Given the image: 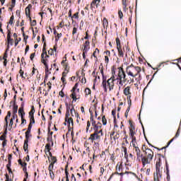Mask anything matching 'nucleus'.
Wrapping results in <instances>:
<instances>
[{
	"mask_svg": "<svg viewBox=\"0 0 181 181\" xmlns=\"http://www.w3.org/2000/svg\"><path fill=\"white\" fill-rule=\"evenodd\" d=\"M112 76L107 81V76L104 75L102 76L103 77L102 86L103 87L105 93H107V84L109 87L110 91H111L112 90H114V81H115V79H114L115 78V76H114V75L115 74V71H114V69H112Z\"/></svg>",
	"mask_w": 181,
	"mask_h": 181,
	"instance_id": "f257e3e1",
	"label": "nucleus"
},
{
	"mask_svg": "<svg viewBox=\"0 0 181 181\" xmlns=\"http://www.w3.org/2000/svg\"><path fill=\"white\" fill-rule=\"evenodd\" d=\"M146 151H145V153L146 154L148 153L147 158L142 157V158H141V162H142L144 168L145 165L151 163V160H152V159H153V151H152L151 150V148H146Z\"/></svg>",
	"mask_w": 181,
	"mask_h": 181,
	"instance_id": "f03ea898",
	"label": "nucleus"
},
{
	"mask_svg": "<svg viewBox=\"0 0 181 181\" xmlns=\"http://www.w3.org/2000/svg\"><path fill=\"white\" fill-rule=\"evenodd\" d=\"M70 117V112L66 111V115H65V122H67L68 125H74V123L73 122V118L69 117Z\"/></svg>",
	"mask_w": 181,
	"mask_h": 181,
	"instance_id": "7ed1b4c3",
	"label": "nucleus"
},
{
	"mask_svg": "<svg viewBox=\"0 0 181 181\" xmlns=\"http://www.w3.org/2000/svg\"><path fill=\"white\" fill-rule=\"evenodd\" d=\"M45 54H46L45 52H42L41 54V62L44 64V66H45L46 71L49 70V65L47 64V59H45Z\"/></svg>",
	"mask_w": 181,
	"mask_h": 181,
	"instance_id": "20e7f679",
	"label": "nucleus"
},
{
	"mask_svg": "<svg viewBox=\"0 0 181 181\" xmlns=\"http://www.w3.org/2000/svg\"><path fill=\"white\" fill-rule=\"evenodd\" d=\"M90 139H92V141H97V139H100V136H98V132H95L94 134H90Z\"/></svg>",
	"mask_w": 181,
	"mask_h": 181,
	"instance_id": "39448f33",
	"label": "nucleus"
},
{
	"mask_svg": "<svg viewBox=\"0 0 181 181\" xmlns=\"http://www.w3.org/2000/svg\"><path fill=\"white\" fill-rule=\"evenodd\" d=\"M89 49H90V41H86L84 43L83 52L85 53H87V52H88Z\"/></svg>",
	"mask_w": 181,
	"mask_h": 181,
	"instance_id": "423d86ee",
	"label": "nucleus"
},
{
	"mask_svg": "<svg viewBox=\"0 0 181 181\" xmlns=\"http://www.w3.org/2000/svg\"><path fill=\"white\" fill-rule=\"evenodd\" d=\"M119 80H122V78H125L127 77V75L125 74V72L123 70H119Z\"/></svg>",
	"mask_w": 181,
	"mask_h": 181,
	"instance_id": "0eeeda50",
	"label": "nucleus"
},
{
	"mask_svg": "<svg viewBox=\"0 0 181 181\" xmlns=\"http://www.w3.org/2000/svg\"><path fill=\"white\" fill-rule=\"evenodd\" d=\"M102 127H103V124H101V122H98L96 123V125L93 127V129L95 132H97V131H98V129H101Z\"/></svg>",
	"mask_w": 181,
	"mask_h": 181,
	"instance_id": "6e6552de",
	"label": "nucleus"
},
{
	"mask_svg": "<svg viewBox=\"0 0 181 181\" xmlns=\"http://www.w3.org/2000/svg\"><path fill=\"white\" fill-rule=\"evenodd\" d=\"M136 153L137 155V158L139 159V158H144V155L141 154V150L139 149V147H136Z\"/></svg>",
	"mask_w": 181,
	"mask_h": 181,
	"instance_id": "1a4fd4ad",
	"label": "nucleus"
},
{
	"mask_svg": "<svg viewBox=\"0 0 181 181\" xmlns=\"http://www.w3.org/2000/svg\"><path fill=\"white\" fill-rule=\"evenodd\" d=\"M11 115H12V113L11 112H8L6 117H5V121H6V128H8V119L11 118Z\"/></svg>",
	"mask_w": 181,
	"mask_h": 181,
	"instance_id": "9d476101",
	"label": "nucleus"
},
{
	"mask_svg": "<svg viewBox=\"0 0 181 181\" xmlns=\"http://www.w3.org/2000/svg\"><path fill=\"white\" fill-rule=\"evenodd\" d=\"M11 166H12V161L8 160V164L6 165V168L9 173H12V169L11 168Z\"/></svg>",
	"mask_w": 181,
	"mask_h": 181,
	"instance_id": "9b49d317",
	"label": "nucleus"
},
{
	"mask_svg": "<svg viewBox=\"0 0 181 181\" xmlns=\"http://www.w3.org/2000/svg\"><path fill=\"white\" fill-rule=\"evenodd\" d=\"M18 113V105H16V103L13 102V114H17Z\"/></svg>",
	"mask_w": 181,
	"mask_h": 181,
	"instance_id": "f8f14e48",
	"label": "nucleus"
},
{
	"mask_svg": "<svg viewBox=\"0 0 181 181\" xmlns=\"http://www.w3.org/2000/svg\"><path fill=\"white\" fill-rule=\"evenodd\" d=\"M54 163H56V160L54 161H52L49 167H48V170H49V172H53V168H54Z\"/></svg>",
	"mask_w": 181,
	"mask_h": 181,
	"instance_id": "ddd939ff",
	"label": "nucleus"
},
{
	"mask_svg": "<svg viewBox=\"0 0 181 181\" xmlns=\"http://www.w3.org/2000/svg\"><path fill=\"white\" fill-rule=\"evenodd\" d=\"M29 141H24V145H23V150L25 152H27L28 151V147L29 146Z\"/></svg>",
	"mask_w": 181,
	"mask_h": 181,
	"instance_id": "4468645a",
	"label": "nucleus"
},
{
	"mask_svg": "<svg viewBox=\"0 0 181 181\" xmlns=\"http://www.w3.org/2000/svg\"><path fill=\"white\" fill-rule=\"evenodd\" d=\"M7 45H10V46H13V39L10 37H7Z\"/></svg>",
	"mask_w": 181,
	"mask_h": 181,
	"instance_id": "2eb2a0df",
	"label": "nucleus"
},
{
	"mask_svg": "<svg viewBox=\"0 0 181 181\" xmlns=\"http://www.w3.org/2000/svg\"><path fill=\"white\" fill-rule=\"evenodd\" d=\"M30 8H32V4H28L25 8V15L28 16V13H30Z\"/></svg>",
	"mask_w": 181,
	"mask_h": 181,
	"instance_id": "dca6fc26",
	"label": "nucleus"
},
{
	"mask_svg": "<svg viewBox=\"0 0 181 181\" xmlns=\"http://www.w3.org/2000/svg\"><path fill=\"white\" fill-rule=\"evenodd\" d=\"M129 88H130L129 86H127L124 89V95H129V94H131V93L129 92Z\"/></svg>",
	"mask_w": 181,
	"mask_h": 181,
	"instance_id": "f3484780",
	"label": "nucleus"
},
{
	"mask_svg": "<svg viewBox=\"0 0 181 181\" xmlns=\"http://www.w3.org/2000/svg\"><path fill=\"white\" fill-rule=\"evenodd\" d=\"M47 73H49V69L46 71V68H45V76L44 80L45 86H46V81H47V78H49V74Z\"/></svg>",
	"mask_w": 181,
	"mask_h": 181,
	"instance_id": "a211bd4d",
	"label": "nucleus"
},
{
	"mask_svg": "<svg viewBox=\"0 0 181 181\" xmlns=\"http://www.w3.org/2000/svg\"><path fill=\"white\" fill-rule=\"evenodd\" d=\"M116 45H117V49L121 48V41L119 40V37L116 38Z\"/></svg>",
	"mask_w": 181,
	"mask_h": 181,
	"instance_id": "6ab92c4d",
	"label": "nucleus"
},
{
	"mask_svg": "<svg viewBox=\"0 0 181 181\" xmlns=\"http://www.w3.org/2000/svg\"><path fill=\"white\" fill-rule=\"evenodd\" d=\"M30 117H34L35 115V106H32L31 110L29 112Z\"/></svg>",
	"mask_w": 181,
	"mask_h": 181,
	"instance_id": "aec40b11",
	"label": "nucleus"
},
{
	"mask_svg": "<svg viewBox=\"0 0 181 181\" xmlns=\"http://www.w3.org/2000/svg\"><path fill=\"white\" fill-rule=\"evenodd\" d=\"M162 165V161L160 158H159L158 161L156 162V169H160V165Z\"/></svg>",
	"mask_w": 181,
	"mask_h": 181,
	"instance_id": "412c9836",
	"label": "nucleus"
},
{
	"mask_svg": "<svg viewBox=\"0 0 181 181\" xmlns=\"http://www.w3.org/2000/svg\"><path fill=\"white\" fill-rule=\"evenodd\" d=\"M117 50L119 57H124V52H122V48H117Z\"/></svg>",
	"mask_w": 181,
	"mask_h": 181,
	"instance_id": "4be33fe9",
	"label": "nucleus"
},
{
	"mask_svg": "<svg viewBox=\"0 0 181 181\" xmlns=\"http://www.w3.org/2000/svg\"><path fill=\"white\" fill-rule=\"evenodd\" d=\"M65 105L66 107V111L70 112V110H71V107H73V105L65 103Z\"/></svg>",
	"mask_w": 181,
	"mask_h": 181,
	"instance_id": "5701e85b",
	"label": "nucleus"
},
{
	"mask_svg": "<svg viewBox=\"0 0 181 181\" xmlns=\"http://www.w3.org/2000/svg\"><path fill=\"white\" fill-rule=\"evenodd\" d=\"M21 124H26V120L24 119L25 118V113H22L21 115Z\"/></svg>",
	"mask_w": 181,
	"mask_h": 181,
	"instance_id": "b1692460",
	"label": "nucleus"
},
{
	"mask_svg": "<svg viewBox=\"0 0 181 181\" xmlns=\"http://www.w3.org/2000/svg\"><path fill=\"white\" fill-rule=\"evenodd\" d=\"M30 131H32V122H30L28 124V129L25 132H27V134H30Z\"/></svg>",
	"mask_w": 181,
	"mask_h": 181,
	"instance_id": "393cba45",
	"label": "nucleus"
},
{
	"mask_svg": "<svg viewBox=\"0 0 181 181\" xmlns=\"http://www.w3.org/2000/svg\"><path fill=\"white\" fill-rule=\"evenodd\" d=\"M18 163H19V165H21V166H22V168L23 166H28V163H26L25 162H22V160H21V159L18 160Z\"/></svg>",
	"mask_w": 181,
	"mask_h": 181,
	"instance_id": "a878e982",
	"label": "nucleus"
},
{
	"mask_svg": "<svg viewBox=\"0 0 181 181\" xmlns=\"http://www.w3.org/2000/svg\"><path fill=\"white\" fill-rule=\"evenodd\" d=\"M32 136V134L30 133L25 132V140L27 142H29V138Z\"/></svg>",
	"mask_w": 181,
	"mask_h": 181,
	"instance_id": "bb28decb",
	"label": "nucleus"
},
{
	"mask_svg": "<svg viewBox=\"0 0 181 181\" xmlns=\"http://www.w3.org/2000/svg\"><path fill=\"white\" fill-rule=\"evenodd\" d=\"M131 105H132V102L131 100H129V106L126 110L127 114L129 112V110H131Z\"/></svg>",
	"mask_w": 181,
	"mask_h": 181,
	"instance_id": "cd10ccee",
	"label": "nucleus"
},
{
	"mask_svg": "<svg viewBox=\"0 0 181 181\" xmlns=\"http://www.w3.org/2000/svg\"><path fill=\"white\" fill-rule=\"evenodd\" d=\"M9 28V25H7V37L10 38L12 37L11 30L8 29Z\"/></svg>",
	"mask_w": 181,
	"mask_h": 181,
	"instance_id": "c85d7f7f",
	"label": "nucleus"
},
{
	"mask_svg": "<svg viewBox=\"0 0 181 181\" xmlns=\"http://www.w3.org/2000/svg\"><path fill=\"white\" fill-rule=\"evenodd\" d=\"M153 180L154 181H159V177H160L158 175H157L156 173L153 174Z\"/></svg>",
	"mask_w": 181,
	"mask_h": 181,
	"instance_id": "c756f323",
	"label": "nucleus"
},
{
	"mask_svg": "<svg viewBox=\"0 0 181 181\" xmlns=\"http://www.w3.org/2000/svg\"><path fill=\"white\" fill-rule=\"evenodd\" d=\"M6 57H8V54H6V52L4 54V66H6V63H7V61H6Z\"/></svg>",
	"mask_w": 181,
	"mask_h": 181,
	"instance_id": "7c9ffc66",
	"label": "nucleus"
},
{
	"mask_svg": "<svg viewBox=\"0 0 181 181\" xmlns=\"http://www.w3.org/2000/svg\"><path fill=\"white\" fill-rule=\"evenodd\" d=\"M102 122L103 125H107V119L105 118V116H103Z\"/></svg>",
	"mask_w": 181,
	"mask_h": 181,
	"instance_id": "2f4dec72",
	"label": "nucleus"
},
{
	"mask_svg": "<svg viewBox=\"0 0 181 181\" xmlns=\"http://www.w3.org/2000/svg\"><path fill=\"white\" fill-rule=\"evenodd\" d=\"M129 131H130V136H131V138H134V137H135V132L134 131V129H129Z\"/></svg>",
	"mask_w": 181,
	"mask_h": 181,
	"instance_id": "473e14b6",
	"label": "nucleus"
},
{
	"mask_svg": "<svg viewBox=\"0 0 181 181\" xmlns=\"http://www.w3.org/2000/svg\"><path fill=\"white\" fill-rule=\"evenodd\" d=\"M71 114L72 117H74V114H76V110L74 109V107H72V108L70 110Z\"/></svg>",
	"mask_w": 181,
	"mask_h": 181,
	"instance_id": "72a5a7b5",
	"label": "nucleus"
},
{
	"mask_svg": "<svg viewBox=\"0 0 181 181\" xmlns=\"http://www.w3.org/2000/svg\"><path fill=\"white\" fill-rule=\"evenodd\" d=\"M156 175H158L160 177H162V174L160 173V168H156Z\"/></svg>",
	"mask_w": 181,
	"mask_h": 181,
	"instance_id": "f704fd0d",
	"label": "nucleus"
},
{
	"mask_svg": "<svg viewBox=\"0 0 181 181\" xmlns=\"http://www.w3.org/2000/svg\"><path fill=\"white\" fill-rule=\"evenodd\" d=\"M85 93H86V95H88L91 94V90H90V88H87L85 89Z\"/></svg>",
	"mask_w": 181,
	"mask_h": 181,
	"instance_id": "c9c22d12",
	"label": "nucleus"
},
{
	"mask_svg": "<svg viewBox=\"0 0 181 181\" xmlns=\"http://www.w3.org/2000/svg\"><path fill=\"white\" fill-rule=\"evenodd\" d=\"M127 74L128 76H131L132 77H136V76H138V74L136 75H134V74L131 71H127Z\"/></svg>",
	"mask_w": 181,
	"mask_h": 181,
	"instance_id": "e433bc0d",
	"label": "nucleus"
},
{
	"mask_svg": "<svg viewBox=\"0 0 181 181\" xmlns=\"http://www.w3.org/2000/svg\"><path fill=\"white\" fill-rule=\"evenodd\" d=\"M21 114H25V112L23 111V107H20L18 110V115H20V117Z\"/></svg>",
	"mask_w": 181,
	"mask_h": 181,
	"instance_id": "4c0bfd02",
	"label": "nucleus"
},
{
	"mask_svg": "<svg viewBox=\"0 0 181 181\" xmlns=\"http://www.w3.org/2000/svg\"><path fill=\"white\" fill-rule=\"evenodd\" d=\"M15 19V17L13 16H11L10 18V21L8 22L9 25H12L13 23V20Z\"/></svg>",
	"mask_w": 181,
	"mask_h": 181,
	"instance_id": "58836bf2",
	"label": "nucleus"
},
{
	"mask_svg": "<svg viewBox=\"0 0 181 181\" xmlns=\"http://www.w3.org/2000/svg\"><path fill=\"white\" fill-rule=\"evenodd\" d=\"M47 142L51 141L52 142V146H53L54 143H53V141L52 140V136H48L47 138Z\"/></svg>",
	"mask_w": 181,
	"mask_h": 181,
	"instance_id": "ea45409f",
	"label": "nucleus"
},
{
	"mask_svg": "<svg viewBox=\"0 0 181 181\" xmlns=\"http://www.w3.org/2000/svg\"><path fill=\"white\" fill-rule=\"evenodd\" d=\"M119 175V173L116 172V173H112V174L110 175V178L108 179L107 181H110L111 179H112V177H114V175Z\"/></svg>",
	"mask_w": 181,
	"mask_h": 181,
	"instance_id": "a19ab883",
	"label": "nucleus"
},
{
	"mask_svg": "<svg viewBox=\"0 0 181 181\" xmlns=\"http://www.w3.org/2000/svg\"><path fill=\"white\" fill-rule=\"evenodd\" d=\"M45 149L47 150V152L50 151V144L49 143L46 144Z\"/></svg>",
	"mask_w": 181,
	"mask_h": 181,
	"instance_id": "79ce46f5",
	"label": "nucleus"
},
{
	"mask_svg": "<svg viewBox=\"0 0 181 181\" xmlns=\"http://www.w3.org/2000/svg\"><path fill=\"white\" fill-rule=\"evenodd\" d=\"M42 53H45L46 54V53H47V52L46 51V42H44V45H43V48H42Z\"/></svg>",
	"mask_w": 181,
	"mask_h": 181,
	"instance_id": "37998d69",
	"label": "nucleus"
},
{
	"mask_svg": "<svg viewBox=\"0 0 181 181\" xmlns=\"http://www.w3.org/2000/svg\"><path fill=\"white\" fill-rule=\"evenodd\" d=\"M30 122H31V124H35V116L30 117Z\"/></svg>",
	"mask_w": 181,
	"mask_h": 181,
	"instance_id": "c03bdc74",
	"label": "nucleus"
},
{
	"mask_svg": "<svg viewBox=\"0 0 181 181\" xmlns=\"http://www.w3.org/2000/svg\"><path fill=\"white\" fill-rule=\"evenodd\" d=\"M180 135V129H178L175 136H174V138L176 139V138H178V136Z\"/></svg>",
	"mask_w": 181,
	"mask_h": 181,
	"instance_id": "a18cd8bd",
	"label": "nucleus"
},
{
	"mask_svg": "<svg viewBox=\"0 0 181 181\" xmlns=\"http://www.w3.org/2000/svg\"><path fill=\"white\" fill-rule=\"evenodd\" d=\"M77 87H78V83H76L71 91H76L77 90Z\"/></svg>",
	"mask_w": 181,
	"mask_h": 181,
	"instance_id": "49530a36",
	"label": "nucleus"
},
{
	"mask_svg": "<svg viewBox=\"0 0 181 181\" xmlns=\"http://www.w3.org/2000/svg\"><path fill=\"white\" fill-rule=\"evenodd\" d=\"M100 0H94L93 1H92V3H91V6H93V5H95L96 4H97V2H98V4H100Z\"/></svg>",
	"mask_w": 181,
	"mask_h": 181,
	"instance_id": "de8ad7c7",
	"label": "nucleus"
},
{
	"mask_svg": "<svg viewBox=\"0 0 181 181\" xmlns=\"http://www.w3.org/2000/svg\"><path fill=\"white\" fill-rule=\"evenodd\" d=\"M0 141H6V136H5V135H1V136H0Z\"/></svg>",
	"mask_w": 181,
	"mask_h": 181,
	"instance_id": "09e8293b",
	"label": "nucleus"
},
{
	"mask_svg": "<svg viewBox=\"0 0 181 181\" xmlns=\"http://www.w3.org/2000/svg\"><path fill=\"white\" fill-rule=\"evenodd\" d=\"M118 15H119V18L120 19H122V18L124 17V14L122 13V11H119Z\"/></svg>",
	"mask_w": 181,
	"mask_h": 181,
	"instance_id": "8fccbe9b",
	"label": "nucleus"
},
{
	"mask_svg": "<svg viewBox=\"0 0 181 181\" xmlns=\"http://www.w3.org/2000/svg\"><path fill=\"white\" fill-rule=\"evenodd\" d=\"M49 175L51 179H54V173L53 171H49Z\"/></svg>",
	"mask_w": 181,
	"mask_h": 181,
	"instance_id": "3c124183",
	"label": "nucleus"
},
{
	"mask_svg": "<svg viewBox=\"0 0 181 181\" xmlns=\"http://www.w3.org/2000/svg\"><path fill=\"white\" fill-rule=\"evenodd\" d=\"M16 4V0H11V6H12V8H15Z\"/></svg>",
	"mask_w": 181,
	"mask_h": 181,
	"instance_id": "603ef678",
	"label": "nucleus"
},
{
	"mask_svg": "<svg viewBox=\"0 0 181 181\" xmlns=\"http://www.w3.org/2000/svg\"><path fill=\"white\" fill-rule=\"evenodd\" d=\"M23 36L24 40L25 41L28 40V39H29V36L25 35V33H23Z\"/></svg>",
	"mask_w": 181,
	"mask_h": 181,
	"instance_id": "864d4df0",
	"label": "nucleus"
},
{
	"mask_svg": "<svg viewBox=\"0 0 181 181\" xmlns=\"http://www.w3.org/2000/svg\"><path fill=\"white\" fill-rule=\"evenodd\" d=\"M91 124H90V121L87 122V126H86V131H88V129H90Z\"/></svg>",
	"mask_w": 181,
	"mask_h": 181,
	"instance_id": "5fc2aeb1",
	"label": "nucleus"
},
{
	"mask_svg": "<svg viewBox=\"0 0 181 181\" xmlns=\"http://www.w3.org/2000/svg\"><path fill=\"white\" fill-rule=\"evenodd\" d=\"M31 26H36V20H33L30 22Z\"/></svg>",
	"mask_w": 181,
	"mask_h": 181,
	"instance_id": "6e6d98bb",
	"label": "nucleus"
},
{
	"mask_svg": "<svg viewBox=\"0 0 181 181\" xmlns=\"http://www.w3.org/2000/svg\"><path fill=\"white\" fill-rule=\"evenodd\" d=\"M72 18H74L75 19H78V12H77L75 14H74Z\"/></svg>",
	"mask_w": 181,
	"mask_h": 181,
	"instance_id": "4d7b16f0",
	"label": "nucleus"
},
{
	"mask_svg": "<svg viewBox=\"0 0 181 181\" xmlns=\"http://www.w3.org/2000/svg\"><path fill=\"white\" fill-rule=\"evenodd\" d=\"M71 94L70 95V97H77V95H76V91H71Z\"/></svg>",
	"mask_w": 181,
	"mask_h": 181,
	"instance_id": "13d9d810",
	"label": "nucleus"
},
{
	"mask_svg": "<svg viewBox=\"0 0 181 181\" xmlns=\"http://www.w3.org/2000/svg\"><path fill=\"white\" fill-rule=\"evenodd\" d=\"M132 144H136V137H132Z\"/></svg>",
	"mask_w": 181,
	"mask_h": 181,
	"instance_id": "bf43d9fd",
	"label": "nucleus"
},
{
	"mask_svg": "<svg viewBox=\"0 0 181 181\" xmlns=\"http://www.w3.org/2000/svg\"><path fill=\"white\" fill-rule=\"evenodd\" d=\"M76 33H77V28L74 27L73 28L72 35H76Z\"/></svg>",
	"mask_w": 181,
	"mask_h": 181,
	"instance_id": "052dcab7",
	"label": "nucleus"
},
{
	"mask_svg": "<svg viewBox=\"0 0 181 181\" xmlns=\"http://www.w3.org/2000/svg\"><path fill=\"white\" fill-rule=\"evenodd\" d=\"M30 60L33 62V59H35V53H32L30 56Z\"/></svg>",
	"mask_w": 181,
	"mask_h": 181,
	"instance_id": "680f3d73",
	"label": "nucleus"
},
{
	"mask_svg": "<svg viewBox=\"0 0 181 181\" xmlns=\"http://www.w3.org/2000/svg\"><path fill=\"white\" fill-rule=\"evenodd\" d=\"M167 175V180L170 181V175L169 174V172L166 173Z\"/></svg>",
	"mask_w": 181,
	"mask_h": 181,
	"instance_id": "e2e57ef3",
	"label": "nucleus"
},
{
	"mask_svg": "<svg viewBox=\"0 0 181 181\" xmlns=\"http://www.w3.org/2000/svg\"><path fill=\"white\" fill-rule=\"evenodd\" d=\"M117 114V110H112V115L115 118V115Z\"/></svg>",
	"mask_w": 181,
	"mask_h": 181,
	"instance_id": "0e129e2a",
	"label": "nucleus"
},
{
	"mask_svg": "<svg viewBox=\"0 0 181 181\" xmlns=\"http://www.w3.org/2000/svg\"><path fill=\"white\" fill-rule=\"evenodd\" d=\"M6 181H12L11 179H9V175L8 174H6Z\"/></svg>",
	"mask_w": 181,
	"mask_h": 181,
	"instance_id": "69168bd1",
	"label": "nucleus"
},
{
	"mask_svg": "<svg viewBox=\"0 0 181 181\" xmlns=\"http://www.w3.org/2000/svg\"><path fill=\"white\" fill-rule=\"evenodd\" d=\"M59 95H60V97H62L63 98V97H64V92H63V90H61L59 92Z\"/></svg>",
	"mask_w": 181,
	"mask_h": 181,
	"instance_id": "338daca9",
	"label": "nucleus"
},
{
	"mask_svg": "<svg viewBox=\"0 0 181 181\" xmlns=\"http://www.w3.org/2000/svg\"><path fill=\"white\" fill-rule=\"evenodd\" d=\"M71 181H76V177L74 176V174L71 175Z\"/></svg>",
	"mask_w": 181,
	"mask_h": 181,
	"instance_id": "774afa93",
	"label": "nucleus"
}]
</instances>
